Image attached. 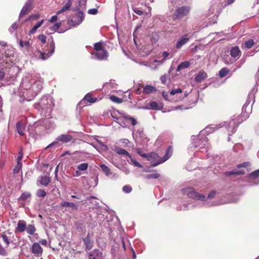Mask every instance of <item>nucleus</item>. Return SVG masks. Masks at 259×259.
<instances>
[{
    "label": "nucleus",
    "mask_w": 259,
    "mask_h": 259,
    "mask_svg": "<svg viewBox=\"0 0 259 259\" xmlns=\"http://www.w3.org/2000/svg\"><path fill=\"white\" fill-rule=\"evenodd\" d=\"M190 10L191 7L188 6L179 7L175 10L174 13V16L176 19H182L187 16L190 12Z\"/></svg>",
    "instance_id": "nucleus-9"
},
{
    "label": "nucleus",
    "mask_w": 259,
    "mask_h": 259,
    "mask_svg": "<svg viewBox=\"0 0 259 259\" xmlns=\"http://www.w3.org/2000/svg\"><path fill=\"white\" fill-rule=\"evenodd\" d=\"M100 167L102 171L105 174L106 176H109L112 175V172L111 171L110 168L104 164H100Z\"/></svg>",
    "instance_id": "nucleus-29"
},
{
    "label": "nucleus",
    "mask_w": 259,
    "mask_h": 259,
    "mask_svg": "<svg viewBox=\"0 0 259 259\" xmlns=\"http://www.w3.org/2000/svg\"><path fill=\"white\" fill-rule=\"evenodd\" d=\"M58 15H57V13L56 15L52 16L51 17V18L49 20V21L51 23H53V22L56 21L57 20V18H58Z\"/></svg>",
    "instance_id": "nucleus-60"
},
{
    "label": "nucleus",
    "mask_w": 259,
    "mask_h": 259,
    "mask_svg": "<svg viewBox=\"0 0 259 259\" xmlns=\"http://www.w3.org/2000/svg\"><path fill=\"white\" fill-rule=\"evenodd\" d=\"M61 25V23L60 22H59V23H56L51 26H49V28L51 31L50 33H52V32H55V31H57L60 27Z\"/></svg>",
    "instance_id": "nucleus-38"
},
{
    "label": "nucleus",
    "mask_w": 259,
    "mask_h": 259,
    "mask_svg": "<svg viewBox=\"0 0 259 259\" xmlns=\"http://www.w3.org/2000/svg\"><path fill=\"white\" fill-rule=\"evenodd\" d=\"M87 0H80L79 2V5L81 8L85 9L87 5Z\"/></svg>",
    "instance_id": "nucleus-56"
},
{
    "label": "nucleus",
    "mask_w": 259,
    "mask_h": 259,
    "mask_svg": "<svg viewBox=\"0 0 259 259\" xmlns=\"http://www.w3.org/2000/svg\"><path fill=\"white\" fill-rule=\"evenodd\" d=\"M60 205L64 207H70L72 210H76L78 208L77 205L73 202H69L67 201H63L60 203Z\"/></svg>",
    "instance_id": "nucleus-23"
},
{
    "label": "nucleus",
    "mask_w": 259,
    "mask_h": 259,
    "mask_svg": "<svg viewBox=\"0 0 259 259\" xmlns=\"http://www.w3.org/2000/svg\"><path fill=\"white\" fill-rule=\"evenodd\" d=\"M92 146L98 151H99L100 153H101L103 151H105L106 150H103L102 149H101V146H98L95 144H92Z\"/></svg>",
    "instance_id": "nucleus-63"
},
{
    "label": "nucleus",
    "mask_w": 259,
    "mask_h": 259,
    "mask_svg": "<svg viewBox=\"0 0 259 259\" xmlns=\"http://www.w3.org/2000/svg\"><path fill=\"white\" fill-rule=\"evenodd\" d=\"M149 108L154 110H161L163 108V105L160 103H158L155 101H151L149 103Z\"/></svg>",
    "instance_id": "nucleus-19"
},
{
    "label": "nucleus",
    "mask_w": 259,
    "mask_h": 259,
    "mask_svg": "<svg viewBox=\"0 0 259 259\" xmlns=\"http://www.w3.org/2000/svg\"><path fill=\"white\" fill-rule=\"evenodd\" d=\"M25 230L29 234L33 235L35 231V228L34 225H29L26 227V229Z\"/></svg>",
    "instance_id": "nucleus-36"
},
{
    "label": "nucleus",
    "mask_w": 259,
    "mask_h": 259,
    "mask_svg": "<svg viewBox=\"0 0 259 259\" xmlns=\"http://www.w3.org/2000/svg\"><path fill=\"white\" fill-rule=\"evenodd\" d=\"M102 254V253L98 249H94L90 253H89V255L90 256V257H91L92 256H96L98 257L101 256Z\"/></svg>",
    "instance_id": "nucleus-39"
},
{
    "label": "nucleus",
    "mask_w": 259,
    "mask_h": 259,
    "mask_svg": "<svg viewBox=\"0 0 259 259\" xmlns=\"http://www.w3.org/2000/svg\"><path fill=\"white\" fill-rule=\"evenodd\" d=\"M22 157L23 154L21 153V152L19 151L17 156V174L20 172L22 175V172L20 171V169L21 168L22 165V163L19 162V161L22 158Z\"/></svg>",
    "instance_id": "nucleus-32"
},
{
    "label": "nucleus",
    "mask_w": 259,
    "mask_h": 259,
    "mask_svg": "<svg viewBox=\"0 0 259 259\" xmlns=\"http://www.w3.org/2000/svg\"><path fill=\"white\" fill-rule=\"evenodd\" d=\"M122 113L119 112L118 111H114L111 113V116L113 119H115V121L119 124L120 120H121V114Z\"/></svg>",
    "instance_id": "nucleus-27"
},
{
    "label": "nucleus",
    "mask_w": 259,
    "mask_h": 259,
    "mask_svg": "<svg viewBox=\"0 0 259 259\" xmlns=\"http://www.w3.org/2000/svg\"><path fill=\"white\" fill-rule=\"evenodd\" d=\"M241 52L238 47H233L230 50V55L234 58L238 59L240 56Z\"/></svg>",
    "instance_id": "nucleus-21"
},
{
    "label": "nucleus",
    "mask_w": 259,
    "mask_h": 259,
    "mask_svg": "<svg viewBox=\"0 0 259 259\" xmlns=\"http://www.w3.org/2000/svg\"><path fill=\"white\" fill-rule=\"evenodd\" d=\"M93 234L88 233L87 236L82 238V241L85 246V250H89L91 249L93 246V240L92 239Z\"/></svg>",
    "instance_id": "nucleus-13"
},
{
    "label": "nucleus",
    "mask_w": 259,
    "mask_h": 259,
    "mask_svg": "<svg viewBox=\"0 0 259 259\" xmlns=\"http://www.w3.org/2000/svg\"><path fill=\"white\" fill-rule=\"evenodd\" d=\"M2 239V241L6 243V245L7 246L9 244V241L8 240V238L7 235L5 234H3L1 235V237Z\"/></svg>",
    "instance_id": "nucleus-53"
},
{
    "label": "nucleus",
    "mask_w": 259,
    "mask_h": 259,
    "mask_svg": "<svg viewBox=\"0 0 259 259\" xmlns=\"http://www.w3.org/2000/svg\"><path fill=\"white\" fill-rule=\"evenodd\" d=\"M244 173H245V171L244 170H236V169H234L231 171H226L225 172V174L226 176H230L231 175H241L244 174Z\"/></svg>",
    "instance_id": "nucleus-31"
},
{
    "label": "nucleus",
    "mask_w": 259,
    "mask_h": 259,
    "mask_svg": "<svg viewBox=\"0 0 259 259\" xmlns=\"http://www.w3.org/2000/svg\"><path fill=\"white\" fill-rule=\"evenodd\" d=\"M95 59L99 60H103L107 59L108 53L104 50H99L92 54Z\"/></svg>",
    "instance_id": "nucleus-14"
},
{
    "label": "nucleus",
    "mask_w": 259,
    "mask_h": 259,
    "mask_svg": "<svg viewBox=\"0 0 259 259\" xmlns=\"http://www.w3.org/2000/svg\"><path fill=\"white\" fill-rule=\"evenodd\" d=\"M26 223L24 221L19 220L17 223V231L24 232L26 229Z\"/></svg>",
    "instance_id": "nucleus-25"
},
{
    "label": "nucleus",
    "mask_w": 259,
    "mask_h": 259,
    "mask_svg": "<svg viewBox=\"0 0 259 259\" xmlns=\"http://www.w3.org/2000/svg\"><path fill=\"white\" fill-rule=\"evenodd\" d=\"M97 142L100 144V146H101V149L103 150H106L107 151L108 149V148L107 145L104 144L103 142H102L100 140H97Z\"/></svg>",
    "instance_id": "nucleus-51"
},
{
    "label": "nucleus",
    "mask_w": 259,
    "mask_h": 259,
    "mask_svg": "<svg viewBox=\"0 0 259 259\" xmlns=\"http://www.w3.org/2000/svg\"><path fill=\"white\" fill-rule=\"evenodd\" d=\"M32 252L37 256H40L42 252V249L39 243H34L31 247Z\"/></svg>",
    "instance_id": "nucleus-17"
},
{
    "label": "nucleus",
    "mask_w": 259,
    "mask_h": 259,
    "mask_svg": "<svg viewBox=\"0 0 259 259\" xmlns=\"http://www.w3.org/2000/svg\"><path fill=\"white\" fill-rule=\"evenodd\" d=\"M94 49L95 50L96 52L99 50H104L102 46V43L101 42H98L95 44Z\"/></svg>",
    "instance_id": "nucleus-46"
},
{
    "label": "nucleus",
    "mask_w": 259,
    "mask_h": 259,
    "mask_svg": "<svg viewBox=\"0 0 259 259\" xmlns=\"http://www.w3.org/2000/svg\"><path fill=\"white\" fill-rule=\"evenodd\" d=\"M16 30V22H14L9 28V31L11 33L14 32Z\"/></svg>",
    "instance_id": "nucleus-59"
},
{
    "label": "nucleus",
    "mask_w": 259,
    "mask_h": 259,
    "mask_svg": "<svg viewBox=\"0 0 259 259\" xmlns=\"http://www.w3.org/2000/svg\"><path fill=\"white\" fill-rule=\"evenodd\" d=\"M52 101L51 99L47 96L41 98L39 103L36 105L35 108L44 113L47 116L49 115L52 111Z\"/></svg>",
    "instance_id": "nucleus-6"
},
{
    "label": "nucleus",
    "mask_w": 259,
    "mask_h": 259,
    "mask_svg": "<svg viewBox=\"0 0 259 259\" xmlns=\"http://www.w3.org/2000/svg\"><path fill=\"white\" fill-rule=\"evenodd\" d=\"M86 101H88L90 103H93L98 101L97 98H93L92 97V94L90 93L87 94L84 97Z\"/></svg>",
    "instance_id": "nucleus-34"
},
{
    "label": "nucleus",
    "mask_w": 259,
    "mask_h": 259,
    "mask_svg": "<svg viewBox=\"0 0 259 259\" xmlns=\"http://www.w3.org/2000/svg\"><path fill=\"white\" fill-rule=\"evenodd\" d=\"M162 95L165 100L168 101L171 100V99H169V95L166 92H163L162 93Z\"/></svg>",
    "instance_id": "nucleus-64"
},
{
    "label": "nucleus",
    "mask_w": 259,
    "mask_h": 259,
    "mask_svg": "<svg viewBox=\"0 0 259 259\" xmlns=\"http://www.w3.org/2000/svg\"><path fill=\"white\" fill-rule=\"evenodd\" d=\"M182 93V90L180 88L174 89L170 92V95L174 96L176 94Z\"/></svg>",
    "instance_id": "nucleus-47"
},
{
    "label": "nucleus",
    "mask_w": 259,
    "mask_h": 259,
    "mask_svg": "<svg viewBox=\"0 0 259 259\" xmlns=\"http://www.w3.org/2000/svg\"><path fill=\"white\" fill-rule=\"evenodd\" d=\"M67 1V2L66 3H65L64 6L59 11L57 12V15H59L60 14L69 10L72 4V0Z\"/></svg>",
    "instance_id": "nucleus-24"
},
{
    "label": "nucleus",
    "mask_w": 259,
    "mask_h": 259,
    "mask_svg": "<svg viewBox=\"0 0 259 259\" xmlns=\"http://www.w3.org/2000/svg\"><path fill=\"white\" fill-rule=\"evenodd\" d=\"M190 66V62L189 61H185L180 64L177 68V71H180L181 69L187 68Z\"/></svg>",
    "instance_id": "nucleus-35"
},
{
    "label": "nucleus",
    "mask_w": 259,
    "mask_h": 259,
    "mask_svg": "<svg viewBox=\"0 0 259 259\" xmlns=\"http://www.w3.org/2000/svg\"><path fill=\"white\" fill-rule=\"evenodd\" d=\"M190 38L188 34H185L179 38L176 44V48L181 49L184 45L189 41Z\"/></svg>",
    "instance_id": "nucleus-15"
},
{
    "label": "nucleus",
    "mask_w": 259,
    "mask_h": 259,
    "mask_svg": "<svg viewBox=\"0 0 259 259\" xmlns=\"http://www.w3.org/2000/svg\"><path fill=\"white\" fill-rule=\"evenodd\" d=\"M16 30V22H14L9 28V31L11 33L14 32Z\"/></svg>",
    "instance_id": "nucleus-58"
},
{
    "label": "nucleus",
    "mask_w": 259,
    "mask_h": 259,
    "mask_svg": "<svg viewBox=\"0 0 259 259\" xmlns=\"http://www.w3.org/2000/svg\"><path fill=\"white\" fill-rule=\"evenodd\" d=\"M169 55V54L168 52L165 51L163 52L162 54V56L163 57V59L161 61V62L163 63L164 61V60L168 57Z\"/></svg>",
    "instance_id": "nucleus-61"
},
{
    "label": "nucleus",
    "mask_w": 259,
    "mask_h": 259,
    "mask_svg": "<svg viewBox=\"0 0 259 259\" xmlns=\"http://www.w3.org/2000/svg\"><path fill=\"white\" fill-rule=\"evenodd\" d=\"M242 116H235L234 115L232 117L231 120L228 122H224L220 123L219 125L221 127H225L229 132V136L234 134L237 130V127L239 124L242 122Z\"/></svg>",
    "instance_id": "nucleus-5"
},
{
    "label": "nucleus",
    "mask_w": 259,
    "mask_h": 259,
    "mask_svg": "<svg viewBox=\"0 0 259 259\" xmlns=\"http://www.w3.org/2000/svg\"><path fill=\"white\" fill-rule=\"evenodd\" d=\"M109 98L112 102L116 103H121L122 102V99L114 95L110 96Z\"/></svg>",
    "instance_id": "nucleus-42"
},
{
    "label": "nucleus",
    "mask_w": 259,
    "mask_h": 259,
    "mask_svg": "<svg viewBox=\"0 0 259 259\" xmlns=\"http://www.w3.org/2000/svg\"><path fill=\"white\" fill-rule=\"evenodd\" d=\"M44 22V20L42 19L41 21L38 22L36 24H35L32 29L29 31V34H32L35 33L37 29L42 25Z\"/></svg>",
    "instance_id": "nucleus-30"
},
{
    "label": "nucleus",
    "mask_w": 259,
    "mask_h": 259,
    "mask_svg": "<svg viewBox=\"0 0 259 259\" xmlns=\"http://www.w3.org/2000/svg\"><path fill=\"white\" fill-rule=\"evenodd\" d=\"M88 166H89V165L88 163H82L79 164L77 166V169L80 171H84L88 169Z\"/></svg>",
    "instance_id": "nucleus-41"
},
{
    "label": "nucleus",
    "mask_w": 259,
    "mask_h": 259,
    "mask_svg": "<svg viewBox=\"0 0 259 259\" xmlns=\"http://www.w3.org/2000/svg\"><path fill=\"white\" fill-rule=\"evenodd\" d=\"M30 194L29 193H23L21 196L20 197L19 199L20 200H26L28 198H29L30 197Z\"/></svg>",
    "instance_id": "nucleus-50"
},
{
    "label": "nucleus",
    "mask_w": 259,
    "mask_h": 259,
    "mask_svg": "<svg viewBox=\"0 0 259 259\" xmlns=\"http://www.w3.org/2000/svg\"><path fill=\"white\" fill-rule=\"evenodd\" d=\"M133 11H134V12L139 15H142L143 14V12L141 10H139V9L137 8H134L133 9Z\"/></svg>",
    "instance_id": "nucleus-62"
},
{
    "label": "nucleus",
    "mask_w": 259,
    "mask_h": 259,
    "mask_svg": "<svg viewBox=\"0 0 259 259\" xmlns=\"http://www.w3.org/2000/svg\"><path fill=\"white\" fill-rule=\"evenodd\" d=\"M219 124H210L207 126L204 129L200 132L198 136L194 137L193 144L195 147H200V149L205 148L206 152L208 148V143L207 138L204 136V134H209L216 130L220 128Z\"/></svg>",
    "instance_id": "nucleus-2"
},
{
    "label": "nucleus",
    "mask_w": 259,
    "mask_h": 259,
    "mask_svg": "<svg viewBox=\"0 0 259 259\" xmlns=\"http://www.w3.org/2000/svg\"><path fill=\"white\" fill-rule=\"evenodd\" d=\"M84 15L83 12L79 11L77 14L73 17L72 19L68 22V24L72 26L79 25L83 20Z\"/></svg>",
    "instance_id": "nucleus-11"
},
{
    "label": "nucleus",
    "mask_w": 259,
    "mask_h": 259,
    "mask_svg": "<svg viewBox=\"0 0 259 259\" xmlns=\"http://www.w3.org/2000/svg\"><path fill=\"white\" fill-rule=\"evenodd\" d=\"M38 182L41 185L47 186L50 182V178L49 176H40L38 178Z\"/></svg>",
    "instance_id": "nucleus-22"
},
{
    "label": "nucleus",
    "mask_w": 259,
    "mask_h": 259,
    "mask_svg": "<svg viewBox=\"0 0 259 259\" xmlns=\"http://www.w3.org/2000/svg\"><path fill=\"white\" fill-rule=\"evenodd\" d=\"M86 105H87L86 101L85 100L84 98H83L82 100H81L78 104V106L79 108H82L83 107H84Z\"/></svg>",
    "instance_id": "nucleus-57"
},
{
    "label": "nucleus",
    "mask_w": 259,
    "mask_h": 259,
    "mask_svg": "<svg viewBox=\"0 0 259 259\" xmlns=\"http://www.w3.org/2000/svg\"><path fill=\"white\" fill-rule=\"evenodd\" d=\"M44 126L48 130H52L54 128L55 125L52 120L49 119H45L43 120H39L34 122L32 125H30L28 127V131L30 133H32L35 131L37 127L39 126Z\"/></svg>",
    "instance_id": "nucleus-7"
},
{
    "label": "nucleus",
    "mask_w": 259,
    "mask_h": 259,
    "mask_svg": "<svg viewBox=\"0 0 259 259\" xmlns=\"http://www.w3.org/2000/svg\"><path fill=\"white\" fill-rule=\"evenodd\" d=\"M38 38L40 40L43 44L46 42V36L44 34H40L38 36Z\"/></svg>",
    "instance_id": "nucleus-55"
},
{
    "label": "nucleus",
    "mask_w": 259,
    "mask_h": 259,
    "mask_svg": "<svg viewBox=\"0 0 259 259\" xmlns=\"http://www.w3.org/2000/svg\"><path fill=\"white\" fill-rule=\"evenodd\" d=\"M172 153V148L169 146L167 148L165 154L162 157L154 152H151L148 154L144 153L143 155H141V156L147 158L148 160L151 161L153 166H156L168 160L171 157Z\"/></svg>",
    "instance_id": "nucleus-4"
},
{
    "label": "nucleus",
    "mask_w": 259,
    "mask_h": 259,
    "mask_svg": "<svg viewBox=\"0 0 259 259\" xmlns=\"http://www.w3.org/2000/svg\"><path fill=\"white\" fill-rule=\"evenodd\" d=\"M44 79L39 75H28L23 78L19 87V96L24 99H20V102L32 100L42 89Z\"/></svg>",
    "instance_id": "nucleus-1"
},
{
    "label": "nucleus",
    "mask_w": 259,
    "mask_h": 259,
    "mask_svg": "<svg viewBox=\"0 0 259 259\" xmlns=\"http://www.w3.org/2000/svg\"><path fill=\"white\" fill-rule=\"evenodd\" d=\"M259 177V169L252 172L249 175L248 178L250 179H255Z\"/></svg>",
    "instance_id": "nucleus-45"
},
{
    "label": "nucleus",
    "mask_w": 259,
    "mask_h": 259,
    "mask_svg": "<svg viewBox=\"0 0 259 259\" xmlns=\"http://www.w3.org/2000/svg\"><path fill=\"white\" fill-rule=\"evenodd\" d=\"M160 80H161V82L162 84H166L167 83V75L166 74H164L163 75H162L161 77H160Z\"/></svg>",
    "instance_id": "nucleus-52"
},
{
    "label": "nucleus",
    "mask_w": 259,
    "mask_h": 259,
    "mask_svg": "<svg viewBox=\"0 0 259 259\" xmlns=\"http://www.w3.org/2000/svg\"><path fill=\"white\" fill-rule=\"evenodd\" d=\"M37 195L39 197H45L46 196V192L42 189H38L37 191Z\"/></svg>",
    "instance_id": "nucleus-48"
},
{
    "label": "nucleus",
    "mask_w": 259,
    "mask_h": 259,
    "mask_svg": "<svg viewBox=\"0 0 259 259\" xmlns=\"http://www.w3.org/2000/svg\"><path fill=\"white\" fill-rule=\"evenodd\" d=\"M121 120H120L119 124L123 128L129 127L131 124L135 126L138 123L136 118L124 113L121 114Z\"/></svg>",
    "instance_id": "nucleus-8"
},
{
    "label": "nucleus",
    "mask_w": 259,
    "mask_h": 259,
    "mask_svg": "<svg viewBox=\"0 0 259 259\" xmlns=\"http://www.w3.org/2000/svg\"><path fill=\"white\" fill-rule=\"evenodd\" d=\"M20 47L23 49L24 52H28L30 47V43L29 41H22L21 40L19 43Z\"/></svg>",
    "instance_id": "nucleus-26"
},
{
    "label": "nucleus",
    "mask_w": 259,
    "mask_h": 259,
    "mask_svg": "<svg viewBox=\"0 0 259 259\" xmlns=\"http://www.w3.org/2000/svg\"><path fill=\"white\" fill-rule=\"evenodd\" d=\"M159 177L160 175L157 172L146 175L144 176V177L146 179H157Z\"/></svg>",
    "instance_id": "nucleus-37"
},
{
    "label": "nucleus",
    "mask_w": 259,
    "mask_h": 259,
    "mask_svg": "<svg viewBox=\"0 0 259 259\" xmlns=\"http://www.w3.org/2000/svg\"><path fill=\"white\" fill-rule=\"evenodd\" d=\"M207 77V73L203 71H201L195 75V80L197 82H200Z\"/></svg>",
    "instance_id": "nucleus-20"
},
{
    "label": "nucleus",
    "mask_w": 259,
    "mask_h": 259,
    "mask_svg": "<svg viewBox=\"0 0 259 259\" xmlns=\"http://www.w3.org/2000/svg\"><path fill=\"white\" fill-rule=\"evenodd\" d=\"M132 190V188L128 186V185H125L123 186L122 188V191L126 193H130Z\"/></svg>",
    "instance_id": "nucleus-49"
},
{
    "label": "nucleus",
    "mask_w": 259,
    "mask_h": 259,
    "mask_svg": "<svg viewBox=\"0 0 259 259\" xmlns=\"http://www.w3.org/2000/svg\"><path fill=\"white\" fill-rule=\"evenodd\" d=\"M156 91V89L154 87L150 85H146L143 89V93L147 94L154 93Z\"/></svg>",
    "instance_id": "nucleus-28"
},
{
    "label": "nucleus",
    "mask_w": 259,
    "mask_h": 259,
    "mask_svg": "<svg viewBox=\"0 0 259 259\" xmlns=\"http://www.w3.org/2000/svg\"><path fill=\"white\" fill-rule=\"evenodd\" d=\"M72 139V137L68 134H62L58 137L57 140L63 143H68L71 141Z\"/></svg>",
    "instance_id": "nucleus-18"
},
{
    "label": "nucleus",
    "mask_w": 259,
    "mask_h": 259,
    "mask_svg": "<svg viewBox=\"0 0 259 259\" xmlns=\"http://www.w3.org/2000/svg\"><path fill=\"white\" fill-rule=\"evenodd\" d=\"M26 123L25 119H22L21 121L17 122V133L20 136H24L25 135L26 132Z\"/></svg>",
    "instance_id": "nucleus-16"
},
{
    "label": "nucleus",
    "mask_w": 259,
    "mask_h": 259,
    "mask_svg": "<svg viewBox=\"0 0 259 259\" xmlns=\"http://www.w3.org/2000/svg\"><path fill=\"white\" fill-rule=\"evenodd\" d=\"M182 191L183 194L187 195L188 197L202 201L203 205L211 206L222 204V203H214L208 201V199L213 198L215 196L216 192L214 191L210 192L208 195L207 198H205L204 195L196 192L194 188L192 187L185 188Z\"/></svg>",
    "instance_id": "nucleus-3"
},
{
    "label": "nucleus",
    "mask_w": 259,
    "mask_h": 259,
    "mask_svg": "<svg viewBox=\"0 0 259 259\" xmlns=\"http://www.w3.org/2000/svg\"><path fill=\"white\" fill-rule=\"evenodd\" d=\"M254 45V41L252 39H249L246 41L244 44V47L247 49L251 48Z\"/></svg>",
    "instance_id": "nucleus-44"
},
{
    "label": "nucleus",
    "mask_w": 259,
    "mask_h": 259,
    "mask_svg": "<svg viewBox=\"0 0 259 259\" xmlns=\"http://www.w3.org/2000/svg\"><path fill=\"white\" fill-rule=\"evenodd\" d=\"M50 39V50L49 51V52L46 54L40 51H37L36 53V57H37L39 58H41L42 60H46L49 58L54 53L55 48V44L53 40V37H51Z\"/></svg>",
    "instance_id": "nucleus-10"
},
{
    "label": "nucleus",
    "mask_w": 259,
    "mask_h": 259,
    "mask_svg": "<svg viewBox=\"0 0 259 259\" xmlns=\"http://www.w3.org/2000/svg\"><path fill=\"white\" fill-rule=\"evenodd\" d=\"M40 17V15L39 13L32 14L29 16L26 19V21H29L30 20H37Z\"/></svg>",
    "instance_id": "nucleus-43"
},
{
    "label": "nucleus",
    "mask_w": 259,
    "mask_h": 259,
    "mask_svg": "<svg viewBox=\"0 0 259 259\" xmlns=\"http://www.w3.org/2000/svg\"><path fill=\"white\" fill-rule=\"evenodd\" d=\"M115 151L118 154L126 155L129 157H131L130 154L126 150L121 148L116 147L115 149Z\"/></svg>",
    "instance_id": "nucleus-33"
},
{
    "label": "nucleus",
    "mask_w": 259,
    "mask_h": 259,
    "mask_svg": "<svg viewBox=\"0 0 259 259\" xmlns=\"http://www.w3.org/2000/svg\"><path fill=\"white\" fill-rule=\"evenodd\" d=\"M34 0H27L23 7L22 8L20 14L19 19L27 14L33 9V4Z\"/></svg>",
    "instance_id": "nucleus-12"
},
{
    "label": "nucleus",
    "mask_w": 259,
    "mask_h": 259,
    "mask_svg": "<svg viewBox=\"0 0 259 259\" xmlns=\"http://www.w3.org/2000/svg\"><path fill=\"white\" fill-rule=\"evenodd\" d=\"M98 12V10L96 8L90 9L88 11V14L90 15H96Z\"/></svg>",
    "instance_id": "nucleus-54"
},
{
    "label": "nucleus",
    "mask_w": 259,
    "mask_h": 259,
    "mask_svg": "<svg viewBox=\"0 0 259 259\" xmlns=\"http://www.w3.org/2000/svg\"><path fill=\"white\" fill-rule=\"evenodd\" d=\"M229 72V70L227 68H223L219 72L220 76L224 77L227 75Z\"/></svg>",
    "instance_id": "nucleus-40"
}]
</instances>
